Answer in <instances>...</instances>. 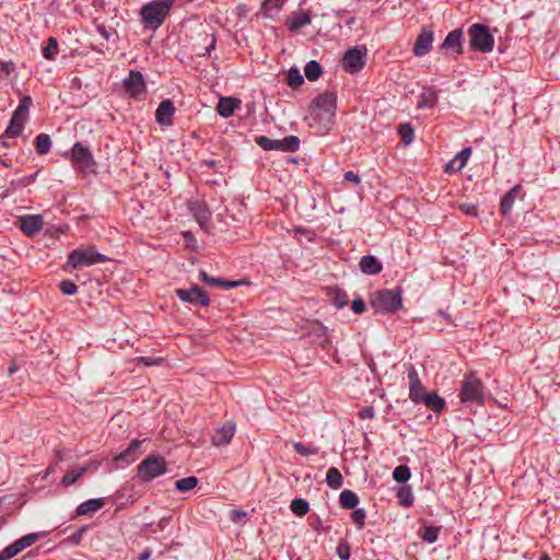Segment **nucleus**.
I'll list each match as a JSON object with an SVG mask.
<instances>
[{
	"instance_id": "1",
	"label": "nucleus",
	"mask_w": 560,
	"mask_h": 560,
	"mask_svg": "<svg viewBox=\"0 0 560 560\" xmlns=\"http://www.w3.org/2000/svg\"><path fill=\"white\" fill-rule=\"evenodd\" d=\"M173 3L174 0H154L145 4L141 9L143 22L153 30H156L164 22Z\"/></svg>"
},
{
	"instance_id": "2",
	"label": "nucleus",
	"mask_w": 560,
	"mask_h": 560,
	"mask_svg": "<svg viewBox=\"0 0 560 560\" xmlns=\"http://www.w3.org/2000/svg\"><path fill=\"white\" fill-rule=\"evenodd\" d=\"M166 470V460L163 456L149 455L138 465L137 477L143 482H149L164 475Z\"/></svg>"
},
{
	"instance_id": "3",
	"label": "nucleus",
	"mask_w": 560,
	"mask_h": 560,
	"mask_svg": "<svg viewBox=\"0 0 560 560\" xmlns=\"http://www.w3.org/2000/svg\"><path fill=\"white\" fill-rule=\"evenodd\" d=\"M371 306L378 313H392L401 307L400 290H380L371 298Z\"/></svg>"
},
{
	"instance_id": "4",
	"label": "nucleus",
	"mask_w": 560,
	"mask_h": 560,
	"mask_svg": "<svg viewBox=\"0 0 560 560\" xmlns=\"http://www.w3.org/2000/svg\"><path fill=\"white\" fill-rule=\"evenodd\" d=\"M460 401L464 404L467 402H478L481 404L483 401V386L480 381L472 372H469L465 375L462 387H460Z\"/></svg>"
},
{
	"instance_id": "5",
	"label": "nucleus",
	"mask_w": 560,
	"mask_h": 560,
	"mask_svg": "<svg viewBox=\"0 0 560 560\" xmlns=\"http://www.w3.org/2000/svg\"><path fill=\"white\" fill-rule=\"evenodd\" d=\"M470 46L479 51L488 52L493 49V37L482 24H472L468 31Z\"/></svg>"
},
{
	"instance_id": "6",
	"label": "nucleus",
	"mask_w": 560,
	"mask_h": 560,
	"mask_svg": "<svg viewBox=\"0 0 560 560\" xmlns=\"http://www.w3.org/2000/svg\"><path fill=\"white\" fill-rule=\"evenodd\" d=\"M107 260H109L107 256L95 252L93 248L74 249L69 254L68 265L77 269L80 266H91Z\"/></svg>"
},
{
	"instance_id": "7",
	"label": "nucleus",
	"mask_w": 560,
	"mask_h": 560,
	"mask_svg": "<svg viewBox=\"0 0 560 560\" xmlns=\"http://www.w3.org/2000/svg\"><path fill=\"white\" fill-rule=\"evenodd\" d=\"M31 105H32L31 96H24L21 100L19 107L15 109V112L12 115L10 125L8 126V128L5 130V135L8 137L15 138L22 133Z\"/></svg>"
},
{
	"instance_id": "8",
	"label": "nucleus",
	"mask_w": 560,
	"mask_h": 560,
	"mask_svg": "<svg viewBox=\"0 0 560 560\" xmlns=\"http://www.w3.org/2000/svg\"><path fill=\"white\" fill-rule=\"evenodd\" d=\"M256 143L267 151L295 152L299 150L300 139L296 136H289L283 139H270L266 136H260L256 139Z\"/></svg>"
},
{
	"instance_id": "9",
	"label": "nucleus",
	"mask_w": 560,
	"mask_h": 560,
	"mask_svg": "<svg viewBox=\"0 0 560 560\" xmlns=\"http://www.w3.org/2000/svg\"><path fill=\"white\" fill-rule=\"evenodd\" d=\"M70 160L77 165V168L82 173L93 172L95 166L94 159L90 150L81 142H77L70 152Z\"/></svg>"
},
{
	"instance_id": "10",
	"label": "nucleus",
	"mask_w": 560,
	"mask_h": 560,
	"mask_svg": "<svg viewBox=\"0 0 560 560\" xmlns=\"http://www.w3.org/2000/svg\"><path fill=\"white\" fill-rule=\"evenodd\" d=\"M337 105V95L334 92H324L319 94L314 101L313 106L318 110L320 119H326L330 122L335 116Z\"/></svg>"
},
{
	"instance_id": "11",
	"label": "nucleus",
	"mask_w": 560,
	"mask_h": 560,
	"mask_svg": "<svg viewBox=\"0 0 560 560\" xmlns=\"http://www.w3.org/2000/svg\"><path fill=\"white\" fill-rule=\"evenodd\" d=\"M365 49H359L357 47L349 49L342 58V67L349 73L359 72L365 65Z\"/></svg>"
},
{
	"instance_id": "12",
	"label": "nucleus",
	"mask_w": 560,
	"mask_h": 560,
	"mask_svg": "<svg viewBox=\"0 0 560 560\" xmlns=\"http://www.w3.org/2000/svg\"><path fill=\"white\" fill-rule=\"evenodd\" d=\"M175 292L183 302L200 304L202 306L209 305L210 300L207 292L200 287L194 285L190 289H177Z\"/></svg>"
},
{
	"instance_id": "13",
	"label": "nucleus",
	"mask_w": 560,
	"mask_h": 560,
	"mask_svg": "<svg viewBox=\"0 0 560 560\" xmlns=\"http://www.w3.org/2000/svg\"><path fill=\"white\" fill-rule=\"evenodd\" d=\"M433 44V31L429 28H422L420 34L417 36L413 45V54L417 57L427 55Z\"/></svg>"
},
{
	"instance_id": "14",
	"label": "nucleus",
	"mask_w": 560,
	"mask_h": 560,
	"mask_svg": "<svg viewBox=\"0 0 560 560\" xmlns=\"http://www.w3.org/2000/svg\"><path fill=\"white\" fill-rule=\"evenodd\" d=\"M188 208L190 213L194 215L196 221L199 223L200 228L206 229L209 219L211 218V212L206 205V202L200 200H189Z\"/></svg>"
},
{
	"instance_id": "15",
	"label": "nucleus",
	"mask_w": 560,
	"mask_h": 560,
	"mask_svg": "<svg viewBox=\"0 0 560 560\" xmlns=\"http://www.w3.org/2000/svg\"><path fill=\"white\" fill-rule=\"evenodd\" d=\"M215 37L211 33L202 32L198 39L192 44L195 52L200 56H208L215 48Z\"/></svg>"
},
{
	"instance_id": "16",
	"label": "nucleus",
	"mask_w": 560,
	"mask_h": 560,
	"mask_svg": "<svg viewBox=\"0 0 560 560\" xmlns=\"http://www.w3.org/2000/svg\"><path fill=\"white\" fill-rule=\"evenodd\" d=\"M43 224L44 221L40 215H24L20 218V228L28 236L38 233Z\"/></svg>"
},
{
	"instance_id": "17",
	"label": "nucleus",
	"mask_w": 560,
	"mask_h": 560,
	"mask_svg": "<svg viewBox=\"0 0 560 560\" xmlns=\"http://www.w3.org/2000/svg\"><path fill=\"white\" fill-rule=\"evenodd\" d=\"M236 430V425L234 422H226L217 430V432L212 436V442L215 446H223L231 442Z\"/></svg>"
},
{
	"instance_id": "18",
	"label": "nucleus",
	"mask_w": 560,
	"mask_h": 560,
	"mask_svg": "<svg viewBox=\"0 0 560 560\" xmlns=\"http://www.w3.org/2000/svg\"><path fill=\"white\" fill-rule=\"evenodd\" d=\"M471 154V148L467 147L464 148L459 153H457L454 159H452L446 165L444 166V172L447 174L460 171L465 167L469 156Z\"/></svg>"
},
{
	"instance_id": "19",
	"label": "nucleus",
	"mask_w": 560,
	"mask_h": 560,
	"mask_svg": "<svg viewBox=\"0 0 560 560\" xmlns=\"http://www.w3.org/2000/svg\"><path fill=\"white\" fill-rule=\"evenodd\" d=\"M174 112L175 108L173 102L165 100L159 105L155 112V119L160 125L170 126L172 124Z\"/></svg>"
},
{
	"instance_id": "20",
	"label": "nucleus",
	"mask_w": 560,
	"mask_h": 560,
	"mask_svg": "<svg viewBox=\"0 0 560 560\" xmlns=\"http://www.w3.org/2000/svg\"><path fill=\"white\" fill-rule=\"evenodd\" d=\"M126 90L132 96H139L144 90L143 77L140 72L130 71L128 79L125 80Z\"/></svg>"
},
{
	"instance_id": "21",
	"label": "nucleus",
	"mask_w": 560,
	"mask_h": 560,
	"mask_svg": "<svg viewBox=\"0 0 560 560\" xmlns=\"http://www.w3.org/2000/svg\"><path fill=\"white\" fill-rule=\"evenodd\" d=\"M462 37L463 32L462 30L457 28L448 33L444 42L442 43V48L450 49L455 52L456 56L460 55L463 52L462 47Z\"/></svg>"
},
{
	"instance_id": "22",
	"label": "nucleus",
	"mask_w": 560,
	"mask_h": 560,
	"mask_svg": "<svg viewBox=\"0 0 560 560\" xmlns=\"http://www.w3.org/2000/svg\"><path fill=\"white\" fill-rule=\"evenodd\" d=\"M408 378L410 381V393L409 397L413 402H421V395L424 394V388L421 385L418 373L415 368H411L408 372Z\"/></svg>"
},
{
	"instance_id": "23",
	"label": "nucleus",
	"mask_w": 560,
	"mask_h": 560,
	"mask_svg": "<svg viewBox=\"0 0 560 560\" xmlns=\"http://www.w3.org/2000/svg\"><path fill=\"white\" fill-rule=\"evenodd\" d=\"M285 23L290 31L296 32L311 23V16L307 12L299 11L288 16Z\"/></svg>"
},
{
	"instance_id": "24",
	"label": "nucleus",
	"mask_w": 560,
	"mask_h": 560,
	"mask_svg": "<svg viewBox=\"0 0 560 560\" xmlns=\"http://www.w3.org/2000/svg\"><path fill=\"white\" fill-rule=\"evenodd\" d=\"M142 444V441L140 440H132L129 444V446L121 453H119L118 455H116L114 457V460L115 462H128V463H132L135 462L137 458H138V455H137V450L140 447V445Z\"/></svg>"
},
{
	"instance_id": "25",
	"label": "nucleus",
	"mask_w": 560,
	"mask_h": 560,
	"mask_svg": "<svg viewBox=\"0 0 560 560\" xmlns=\"http://www.w3.org/2000/svg\"><path fill=\"white\" fill-rule=\"evenodd\" d=\"M361 271L366 275H377L382 271V264L374 256H363L360 260Z\"/></svg>"
},
{
	"instance_id": "26",
	"label": "nucleus",
	"mask_w": 560,
	"mask_h": 560,
	"mask_svg": "<svg viewBox=\"0 0 560 560\" xmlns=\"http://www.w3.org/2000/svg\"><path fill=\"white\" fill-rule=\"evenodd\" d=\"M240 101L233 97H221L217 110L222 117H230L235 108L240 105Z\"/></svg>"
},
{
	"instance_id": "27",
	"label": "nucleus",
	"mask_w": 560,
	"mask_h": 560,
	"mask_svg": "<svg viewBox=\"0 0 560 560\" xmlns=\"http://www.w3.org/2000/svg\"><path fill=\"white\" fill-rule=\"evenodd\" d=\"M104 504H105V501L102 498L90 499L88 501L82 502L77 508V514L78 515H86V514L96 512V511L101 510L104 506Z\"/></svg>"
},
{
	"instance_id": "28",
	"label": "nucleus",
	"mask_w": 560,
	"mask_h": 560,
	"mask_svg": "<svg viewBox=\"0 0 560 560\" xmlns=\"http://www.w3.org/2000/svg\"><path fill=\"white\" fill-rule=\"evenodd\" d=\"M421 401L434 411H441L444 407V400L435 393L422 394Z\"/></svg>"
},
{
	"instance_id": "29",
	"label": "nucleus",
	"mask_w": 560,
	"mask_h": 560,
	"mask_svg": "<svg viewBox=\"0 0 560 560\" xmlns=\"http://www.w3.org/2000/svg\"><path fill=\"white\" fill-rule=\"evenodd\" d=\"M88 471V466H82L68 471L61 479L60 483L63 487H70L78 481Z\"/></svg>"
},
{
	"instance_id": "30",
	"label": "nucleus",
	"mask_w": 560,
	"mask_h": 560,
	"mask_svg": "<svg viewBox=\"0 0 560 560\" xmlns=\"http://www.w3.org/2000/svg\"><path fill=\"white\" fill-rule=\"evenodd\" d=\"M438 96L435 91L432 88H427L422 91L420 95V101L418 103L419 108L424 107H433L436 104Z\"/></svg>"
},
{
	"instance_id": "31",
	"label": "nucleus",
	"mask_w": 560,
	"mask_h": 560,
	"mask_svg": "<svg viewBox=\"0 0 560 560\" xmlns=\"http://www.w3.org/2000/svg\"><path fill=\"white\" fill-rule=\"evenodd\" d=\"M329 296L332 302V304L337 308H342L348 304V295L345 291H342L339 288H330L329 289Z\"/></svg>"
},
{
	"instance_id": "32",
	"label": "nucleus",
	"mask_w": 560,
	"mask_h": 560,
	"mask_svg": "<svg viewBox=\"0 0 560 560\" xmlns=\"http://www.w3.org/2000/svg\"><path fill=\"white\" fill-rule=\"evenodd\" d=\"M343 478L338 468L331 467L326 474V482L331 489H340L342 486Z\"/></svg>"
},
{
	"instance_id": "33",
	"label": "nucleus",
	"mask_w": 560,
	"mask_h": 560,
	"mask_svg": "<svg viewBox=\"0 0 560 560\" xmlns=\"http://www.w3.org/2000/svg\"><path fill=\"white\" fill-rule=\"evenodd\" d=\"M340 505L343 509H354L359 502L358 495L351 490H343L339 495Z\"/></svg>"
},
{
	"instance_id": "34",
	"label": "nucleus",
	"mask_w": 560,
	"mask_h": 560,
	"mask_svg": "<svg viewBox=\"0 0 560 560\" xmlns=\"http://www.w3.org/2000/svg\"><path fill=\"white\" fill-rule=\"evenodd\" d=\"M521 190V186L513 187L501 200V211L504 215L512 209L514 195Z\"/></svg>"
},
{
	"instance_id": "35",
	"label": "nucleus",
	"mask_w": 560,
	"mask_h": 560,
	"mask_svg": "<svg viewBox=\"0 0 560 560\" xmlns=\"http://www.w3.org/2000/svg\"><path fill=\"white\" fill-rule=\"evenodd\" d=\"M304 73H305V77L310 81H315L322 74V67H320V65L317 61L312 60V61L306 63V66L304 68Z\"/></svg>"
},
{
	"instance_id": "36",
	"label": "nucleus",
	"mask_w": 560,
	"mask_h": 560,
	"mask_svg": "<svg viewBox=\"0 0 560 560\" xmlns=\"http://www.w3.org/2000/svg\"><path fill=\"white\" fill-rule=\"evenodd\" d=\"M399 503L404 506H410L413 503V494L410 486L400 487L397 492Z\"/></svg>"
},
{
	"instance_id": "37",
	"label": "nucleus",
	"mask_w": 560,
	"mask_h": 560,
	"mask_svg": "<svg viewBox=\"0 0 560 560\" xmlns=\"http://www.w3.org/2000/svg\"><path fill=\"white\" fill-rule=\"evenodd\" d=\"M198 483V479L194 476L182 478L175 481V487L180 492L194 489Z\"/></svg>"
},
{
	"instance_id": "38",
	"label": "nucleus",
	"mask_w": 560,
	"mask_h": 560,
	"mask_svg": "<svg viewBox=\"0 0 560 560\" xmlns=\"http://www.w3.org/2000/svg\"><path fill=\"white\" fill-rule=\"evenodd\" d=\"M51 147L50 137L46 133H40L36 138V150L40 154H46L49 152Z\"/></svg>"
},
{
	"instance_id": "39",
	"label": "nucleus",
	"mask_w": 560,
	"mask_h": 560,
	"mask_svg": "<svg viewBox=\"0 0 560 560\" xmlns=\"http://www.w3.org/2000/svg\"><path fill=\"white\" fill-rule=\"evenodd\" d=\"M291 511L296 514L298 516H304L308 510L310 505L306 500L304 499H294L291 502Z\"/></svg>"
},
{
	"instance_id": "40",
	"label": "nucleus",
	"mask_w": 560,
	"mask_h": 560,
	"mask_svg": "<svg viewBox=\"0 0 560 560\" xmlns=\"http://www.w3.org/2000/svg\"><path fill=\"white\" fill-rule=\"evenodd\" d=\"M398 133L401 137V141L405 145L410 144L413 141V128L410 124H402L399 126Z\"/></svg>"
},
{
	"instance_id": "41",
	"label": "nucleus",
	"mask_w": 560,
	"mask_h": 560,
	"mask_svg": "<svg viewBox=\"0 0 560 560\" xmlns=\"http://www.w3.org/2000/svg\"><path fill=\"white\" fill-rule=\"evenodd\" d=\"M58 52V42L55 37H49L46 47L43 49V55L47 60H54Z\"/></svg>"
},
{
	"instance_id": "42",
	"label": "nucleus",
	"mask_w": 560,
	"mask_h": 560,
	"mask_svg": "<svg viewBox=\"0 0 560 560\" xmlns=\"http://www.w3.org/2000/svg\"><path fill=\"white\" fill-rule=\"evenodd\" d=\"M410 469L406 465H399L393 471V478L397 482H406L410 479Z\"/></svg>"
},
{
	"instance_id": "43",
	"label": "nucleus",
	"mask_w": 560,
	"mask_h": 560,
	"mask_svg": "<svg viewBox=\"0 0 560 560\" xmlns=\"http://www.w3.org/2000/svg\"><path fill=\"white\" fill-rule=\"evenodd\" d=\"M287 80L288 84L293 89L299 88L304 82L300 71L293 68L289 70Z\"/></svg>"
},
{
	"instance_id": "44",
	"label": "nucleus",
	"mask_w": 560,
	"mask_h": 560,
	"mask_svg": "<svg viewBox=\"0 0 560 560\" xmlns=\"http://www.w3.org/2000/svg\"><path fill=\"white\" fill-rule=\"evenodd\" d=\"M21 551H22V549L20 548V546L18 545V542L15 540L13 544L8 546L0 552V560H9V559L13 558L14 556H16L18 553H20Z\"/></svg>"
},
{
	"instance_id": "45",
	"label": "nucleus",
	"mask_w": 560,
	"mask_h": 560,
	"mask_svg": "<svg viewBox=\"0 0 560 560\" xmlns=\"http://www.w3.org/2000/svg\"><path fill=\"white\" fill-rule=\"evenodd\" d=\"M38 538H39V535L36 533H33V534L23 536L22 538L18 539L16 542L20 546V548L22 550H24L25 548L35 544L38 540Z\"/></svg>"
},
{
	"instance_id": "46",
	"label": "nucleus",
	"mask_w": 560,
	"mask_h": 560,
	"mask_svg": "<svg viewBox=\"0 0 560 560\" xmlns=\"http://www.w3.org/2000/svg\"><path fill=\"white\" fill-rule=\"evenodd\" d=\"M293 447L302 456L314 455V454H317V452H318V450L316 447L310 448L301 442H295L293 444Z\"/></svg>"
},
{
	"instance_id": "47",
	"label": "nucleus",
	"mask_w": 560,
	"mask_h": 560,
	"mask_svg": "<svg viewBox=\"0 0 560 560\" xmlns=\"http://www.w3.org/2000/svg\"><path fill=\"white\" fill-rule=\"evenodd\" d=\"M60 290L65 295H73L77 292L78 287L71 280H63L60 283Z\"/></svg>"
},
{
	"instance_id": "48",
	"label": "nucleus",
	"mask_w": 560,
	"mask_h": 560,
	"mask_svg": "<svg viewBox=\"0 0 560 560\" xmlns=\"http://www.w3.org/2000/svg\"><path fill=\"white\" fill-rule=\"evenodd\" d=\"M365 516V511L363 509H358L351 514L352 521L358 525L360 529L364 526Z\"/></svg>"
},
{
	"instance_id": "49",
	"label": "nucleus",
	"mask_w": 560,
	"mask_h": 560,
	"mask_svg": "<svg viewBox=\"0 0 560 560\" xmlns=\"http://www.w3.org/2000/svg\"><path fill=\"white\" fill-rule=\"evenodd\" d=\"M337 555L341 560H349L350 558V546L346 541L339 542L337 547Z\"/></svg>"
},
{
	"instance_id": "50",
	"label": "nucleus",
	"mask_w": 560,
	"mask_h": 560,
	"mask_svg": "<svg viewBox=\"0 0 560 560\" xmlns=\"http://www.w3.org/2000/svg\"><path fill=\"white\" fill-rule=\"evenodd\" d=\"M439 528L427 527L422 534V538L428 542H434L438 539Z\"/></svg>"
},
{
	"instance_id": "51",
	"label": "nucleus",
	"mask_w": 560,
	"mask_h": 560,
	"mask_svg": "<svg viewBox=\"0 0 560 560\" xmlns=\"http://www.w3.org/2000/svg\"><path fill=\"white\" fill-rule=\"evenodd\" d=\"M459 209L467 215L477 217L478 210L477 207L472 203H462L459 205Z\"/></svg>"
},
{
	"instance_id": "52",
	"label": "nucleus",
	"mask_w": 560,
	"mask_h": 560,
	"mask_svg": "<svg viewBox=\"0 0 560 560\" xmlns=\"http://www.w3.org/2000/svg\"><path fill=\"white\" fill-rule=\"evenodd\" d=\"M351 308L355 314H362L366 306L362 299H354L351 304Z\"/></svg>"
},
{
	"instance_id": "53",
	"label": "nucleus",
	"mask_w": 560,
	"mask_h": 560,
	"mask_svg": "<svg viewBox=\"0 0 560 560\" xmlns=\"http://www.w3.org/2000/svg\"><path fill=\"white\" fill-rule=\"evenodd\" d=\"M200 278L210 283V284H213V285H220L221 283H223V280L220 279V278H213V277H210L207 272H205L203 270L200 271Z\"/></svg>"
},
{
	"instance_id": "54",
	"label": "nucleus",
	"mask_w": 560,
	"mask_h": 560,
	"mask_svg": "<svg viewBox=\"0 0 560 560\" xmlns=\"http://www.w3.org/2000/svg\"><path fill=\"white\" fill-rule=\"evenodd\" d=\"M284 3V0H265L262 7L266 11L272 8H280Z\"/></svg>"
},
{
	"instance_id": "55",
	"label": "nucleus",
	"mask_w": 560,
	"mask_h": 560,
	"mask_svg": "<svg viewBox=\"0 0 560 560\" xmlns=\"http://www.w3.org/2000/svg\"><path fill=\"white\" fill-rule=\"evenodd\" d=\"M359 416L361 419L374 418V408L372 406L364 407L360 410Z\"/></svg>"
},
{
	"instance_id": "56",
	"label": "nucleus",
	"mask_w": 560,
	"mask_h": 560,
	"mask_svg": "<svg viewBox=\"0 0 560 560\" xmlns=\"http://www.w3.org/2000/svg\"><path fill=\"white\" fill-rule=\"evenodd\" d=\"M137 361L139 363H142L147 366H150V365H158L160 362H161V359H152V358H149V357H139L137 359Z\"/></svg>"
},
{
	"instance_id": "57",
	"label": "nucleus",
	"mask_w": 560,
	"mask_h": 560,
	"mask_svg": "<svg viewBox=\"0 0 560 560\" xmlns=\"http://www.w3.org/2000/svg\"><path fill=\"white\" fill-rule=\"evenodd\" d=\"M345 179L355 185H359L361 183V177L352 171L346 172Z\"/></svg>"
},
{
	"instance_id": "58",
	"label": "nucleus",
	"mask_w": 560,
	"mask_h": 560,
	"mask_svg": "<svg viewBox=\"0 0 560 560\" xmlns=\"http://www.w3.org/2000/svg\"><path fill=\"white\" fill-rule=\"evenodd\" d=\"M245 516H246V512L241 511V510H233V511L231 512V520H232L234 523H238V522H241Z\"/></svg>"
},
{
	"instance_id": "59",
	"label": "nucleus",
	"mask_w": 560,
	"mask_h": 560,
	"mask_svg": "<svg viewBox=\"0 0 560 560\" xmlns=\"http://www.w3.org/2000/svg\"><path fill=\"white\" fill-rule=\"evenodd\" d=\"M85 528L82 527L80 528L79 530H77L74 534L71 535L70 537V540L73 545H79L81 539H82V536H83V533H84Z\"/></svg>"
},
{
	"instance_id": "60",
	"label": "nucleus",
	"mask_w": 560,
	"mask_h": 560,
	"mask_svg": "<svg viewBox=\"0 0 560 560\" xmlns=\"http://www.w3.org/2000/svg\"><path fill=\"white\" fill-rule=\"evenodd\" d=\"M97 31L105 39H109L110 33L106 30L104 25H97Z\"/></svg>"
},
{
	"instance_id": "61",
	"label": "nucleus",
	"mask_w": 560,
	"mask_h": 560,
	"mask_svg": "<svg viewBox=\"0 0 560 560\" xmlns=\"http://www.w3.org/2000/svg\"><path fill=\"white\" fill-rule=\"evenodd\" d=\"M14 69V65L12 62L2 63L1 70L7 74H10Z\"/></svg>"
},
{
	"instance_id": "62",
	"label": "nucleus",
	"mask_w": 560,
	"mask_h": 560,
	"mask_svg": "<svg viewBox=\"0 0 560 560\" xmlns=\"http://www.w3.org/2000/svg\"><path fill=\"white\" fill-rule=\"evenodd\" d=\"M241 281H223L220 285L224 287L225 289H231L240 285Z\"/></svg>"
},
{
	"instance_id": "63",
	"label": "nucleus",
	"mask_w": 560,
	"mask_h": 560,
	"mask_svg": "<svg viewBox=\"0 0 560 560\" xmlns=\"http://www.w3.org/2000/svg\"><path fill=\"white\" fill-rule=\"evenodd\" d=\"M151 557V550L149 549H145L143 550L140 556H139V560H149V558Z\"/></svg>"
},
{
	"instance_id": "64",
	"label": "nucleus",
	"mask_w": 560,
	"mask_h": 560,
	"mask_svg": "<svg viewBox=\"0 0 560 560\" xmlns=\"http://www.w3.org/2000/svg\"><path fill=\"white\" fill-rule=\"evenodd\" d=\"M100 465H101V463H100V462H97V460H93V462H91L90 464H88L86 466H88V469L93 468L94 470H97V469H98V467H100Z\"/></svg>"
}]
</instances>
